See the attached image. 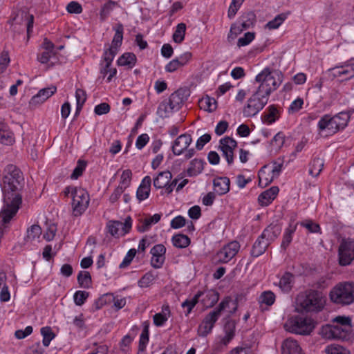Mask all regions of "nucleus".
Listing matches in <instances>:
<instances>
[{
	"label": "nucleus",
	"instance_id": "nucleus-1",
	"mask_svg": "<svg viewBox=\"0 0 354 354\" xmlns=\"http://www.w3.org/2000/svg\"><path fill=\"white\" fill-rule=\"evenodd\" d=\"M24 178L21 170L14 165L3 169L0 187L3 194V206L0 211V239L10 227V221L16 216L22 204Z\"/></svg>",
	"mask_w": 354,
	"mask_h": 354
},
{
	"label": "nucleus",
	"instance_id": "nucleus-2",
	"mask_svg": "<svg viewBox=\"0 0 354 354\" xmlns=\"http://www.w3.org/2000/svg\"><path fill=\"white\" fill-rule=\"evenodd\" d=\"M350 120L348 112L342 111L334 115L325 114L321 117L317 124V131L319 134L325 133V136L335 134L344 129Z\"/></svg>",
	"mask_w": 354,
	"mask_h": 354
},
{
	"label": "nucleus",
	"instance_id": "nucleus-3",
	"mask_svg": "<svg viewBox=\"0 0 354 354\" xmlns=\"http://www.w3.org/2000/svg\"><path fill=\"white\" fill-rule=\"evenodd\" d=\"M325 297L315 290H308L300 292L296 298V303L301 312H319L324 306Z\"/></svg>",
	"mask_w": 354,
	"mask_h": 354
},
{
	"label": "nucleus",
	"instance_id": "nucleus-4",
	"mask_svg": "<svg viewBox=\"0 0 354 354\" xmlns=\"http://www.w3.org/2000/svg\"><path fill=\"white\" fill-rule=\"evenodd\" d=\"M255 81L259 83L258 89L270 95L281 84L283 74L278 71H272L267 67L256 76Z\"/></svg>",
	"mask_w": 354,
	"mask_h": 354
},
{
	"label": "nucleus",
	"instance_id": "nucleus-5",
	"mask_svg": "<svg viewBox=\"0 0 354 354\" xmlns=\"http://www.w3.org/2000/svg\"><path fill=\"white\" fill-rule=\"evenodd\" d=\"M331 301L342 306L354 302V282H341L335 286L330 292Z\"/></svg>",
	"mask_w": 354,
	"mask_h": 354
},
{
	"label": "nucleus",
	"instance_id": "nucleus-6",
	"mask_svg": "<svg viewBox=\"0 0 354 354\" xmlns=\"http://www.w3.org/2000/svg\"><path fill=\"white\" fill-rule=\"evenodd\" d=\"M270 95L259 89L248 99L244 106L243 113L245 117L251 118L256 115L267 104Z\"/></svg>",
	"mask_w": 354,
	"mask_h": 354
},
{
	"label": "nucleus",
	"instance_id": "nucleus-7",
	"mask_svg": "<svg viewBox=\"0 0 354 354\" xmlns=\"http://www.w3.org/2000/svg\"><path fill=\"white\" fill-rule=\"evenodd\" d=\"M90 201L88 193L82 188L72 189V210L75 216H81L88 208Z\"/></svg>",
	"mask_w": 354,
	"mask_h": 354
},
{
	"label": "nucleus",
	"instance_id": "nucleus-8",
	"mask_svg": "<svg viewBox=\"0 0 354 354\" xmlns=\"http://www.w3.org/2000/svg\"><path fill=\"white\" fill-rule=\"evenodd\" d=\"M329 75L333 78H338L341 82L347 81L354 77V58L339 63L328 69Z\"/></svg>",
	"mask_w": 354,
	"mask_h": 354
},
{
	"label": "nucleus",
	"instance_id": "nucleus-9",
	"mask_svg": "<svg viewBox=\"0 0 354 354\" xmlns=\"http://www.w3.org/2000/svg\"><path fill=\"white\" fill-rule=\"evenodd\" d=\"M192 142V136L189 134L184 133L179 136L174 142L171 150L175 156H180L185 151L184 155L185 160L192 158L196 151L194 148L188 149Z\"/></svg>",
	"mask_w": 354,
	"mask_h": 354
},
{
	"label": "nucleus",
	"instance_id": "nucleus-10",
	"mask_svg": "<svg viewBox=\"0 0 354 354\" xmlns=\"http://www.w3.org/2000/svg\"><path fill=\"white\" fill-rule=\"evenodd\" d=\"M289 330L299 335H309L315 326V322L310 318L296 317L289 322Z\"/></svg>",
	"mask_w": 354,
	"mask_h": 354
},
{
	"label": "nucleus",
	"instance_id": "nucleus-11",
	"mask_svg": "<svg viewBox=\"0 0 354 354\" xmlns=\"http://www.w3.org/2000/svg\"><path fill=\"white\" fill-rule=\"evenodd\" d=\"M339 263L342 266L350 265L354 260V239L343 240L338 250Z\"/></svg>",
	"mask_w": 354,
	"mask_h": 354
},
{
	"label": "nucleus",
	"instance_id": "nucleus-12",
	"mask_svg": "<svg viewBox=\"0 0 354 354\" xmlns=\"http://www.w3.org/2000/svg\"><path fill=\"white\" fill-rule=\"evenodd\" d=\"M240 249L239 243L232 241L221 248L216 255L218 263H227L236 256Z\"/></svg>",
	"mask_w": 354,
	"mask_h": 354
},
{
	"label": "nucleus",
	"instance_id": "nucleus-13",
	"mask_svg": "<svg viewBox=\"0 0 354 354\" xmlns=\"http://www.w3.org/2000/svg\"><path fill=\"white\" fill-rule=\"evenodd\" d=\"M351 328H341L336 326H327L322 328V334L328 339L348 340L351 337Z\"/></svg>",
	"mask_w": 354,
	"mask_h": 354
},
{
	"label": "nucleus",
	"instance_id": "nucleus-14",
	"mask_svg": "<svg viewBox=\"0 0 354 354\" xmlns=\"http://www.w3.org/2000/svg\"><path fill=\"white\" fill-rule=\"evenodd\" d=\"M219 149L229 165L234 162V150L237 147V142L233 138L226 136L220 140Z\"/></svg>",
	"mask_w": 354,
	"mask_h": 354
},
{
	"label": "nucleus",
	"instance_id": "nucleus-15",
	"mask_svg": "<svg viewBox=\"0 0 354 354\" xmlns=\"http://www.w3.org/2000/svg\"><path fill=\"white\" fill-rule=\"evenodd\" d=\"M256 21V15L253 12H248L243 14L239 19V25L233 24L231 26L230 32L234 34L241 33L243 30L252 27Z\"/></svg>",
	"mask_w": 354,
	"mask_h": 354
},
{
	"label": "nucleus",
	"instance_id": "nucleus-16",
	"mask_svg": "<svg viewBox=\"0 0 354 354\" xmlns=\"http://www.w3.org/2000/svg\"><path fill=\"white\" fill-rule=\"evenodd\" d=\"M166 248L162 244L154 245L150 250L152 257L151 265L154 268H160L165 260Z\"/></svg>",
	"mask_w": 354,
	"mask_h": 354
},
{
	"label": "nucleus",
	"instance_id": "nucleus-17",
	"mask_svg": "<svg viewBox=\"0 0 354 354\" xmlns=\"http://www.w3.org/2000/svg\"><path fill=\"white\" fill-rule=\"evenodd\" d=\"M189 95V91L185 88H179L171 93L167 100L171 106V109H174L176 111H178Z\"/></svg>",
	"mask_w": 354,
	"mask_h": 354
},
{
	"label": "nucleus",
	"instance_id": "nucleus-18",
	"mask_svg": "<svg viewBox=\"0 0 354 354\" xmlns=\"http://www.w3.org/2000/svg\"><path fill=\"white\" fill-rule=\"evenodd\" d=\"M231 301L232 299L230 297H225L214 310H212L205 316L203 321L206 323H208L209 325L214 327V324L216 322L218 317H220L221 312L225 308L228 307L229 304Z\"/></svg>",
	"mask_w": 354,
	"mask_h": 354
},
{
	"label": "nucleus",
	"instance_id": "nucleus-19",
	"mask_svg": "<svg viewBox=\"0 0 354 354\" xmlns=\"http://www.w3.org/2000/svg\"><path fill=\"white\" fill-rule=\"evenodd\" d=\"M196 294H201L200 298L202 297L201 301L205 308L214 306L219 299L218 292L213 289L198 291Z\"/></svg>",
	"mask_w": 354,
	"mask_h": 354
},
{
	"label": "nucleus",
	"instance_id": "nucleus-20",
	"mask_svg": "<svg viewBox=\"0 0 354 354\" xmlns=\"http://www.w3.org/2000/svg\"><path fill=\"white\" fill-rule=\"evenodd\" d=\"M160 214H155L153 216H149L145 218H140L138 223L136 225V229L139 232H145L148 231L152 225L159 222L161 218Z\"/></svg>",
	"mask_w": 354,
	"mask_h": 354
},
{
	"label": "nucleus",
	"instance_id": "nucleus-21",
	"mask_svg": "<svg viewBox=\"0 0 354 354\" xmlns=\"http://www.w3.org/2000/svg\"><path fill=\"white\" fill-rule=\"evenodd\" d=\"M56 91L57 88L54 86L39 90L38 93L31 98L30 104L32 106H36L39 104L43 103L50 96H52L56 92Z\"/></svg>",
	"mask_w": 354,
	"mask_h": 354
},
{
	"label": "nucleus",
	"instance_id": "nucleus-22",
	"mask_svg": "<svg viewBox=\"0 0 354 354\" xmlns=\"http://www.w3.org/2000/svg\"><path fill=\"white\" fill-rule=\"evenodd\" d=\"M13 21H16L17 24H21L23 21H25L27 30L28 40L30 38V32L32 31L33 24H34V16L26 12L22 11L17 13V16L13 18Z\"/></svg>",
	"mask_w": 354,
	"mask_h": 354
},
{
	"label": "nucleus",
	"instance_id": "nucleus-23",
	"mask_svg": "<svg viewBox=\"0 0 354 354\" xmlns=\"http://www.w3.org/2000/svg\"><path fill=\"white\" fill-rule=\"evenodd\" d=\"M151 179L146 176L142 180L136 192V198L139 201H142L149 196Z\"/></svg>",
	"mask_w": 354,
	"mask_h": 354
},
{
	"label": "nucleus",
	"instance_id": "nucleus-24",
	"mask_svg": "<svg viewBox=\"0 0 354 354\" xmlns=\"http://www.w3.org/2000/svg\"><path fill=\"white\" fill-rule=\"evenodd\" d=\"M281 354H303L298 342L291 338L285 339L281 346Z\"/></svg>",
	"mask_w": 354,
	"mask_h": 354
},
{
	"label": "nucleus",
	"instance_id": "nucleus-25",
	"mask_svg": "<svg viewBox=\"0 0 354 354\" xmlns=\"http://www.w3.org/2000/svg\"><path fill=\"white\" fill-rule=\"evenodd\" d=\"M279 188L273 186L262 192L258 197V201L261 206H267L272 203L279 193Z\"/></svg>",
	"mask_w": 354,
	"mask_h": 354
},
{
	"label": "nucleus",
	"instance_id": "nucleus-26",
	"mask_svg": "<svg viewBox=\"0 0 354 354\" xmlns=\"http://www.w3.org/2000/svg\"><path fill=\"white\" fill-rule=\"evenodd\" d=\"M213 185L218 195H224L230 191V178L226 176L216 177L213 180Z\"/></svg>",
	"mask_w": 354,
	"mask_h": 354
},
{
	"label": "nucleus",
	"instance_id": "nucleus-27",
	"mask_svg": "<svg viewBox=\"0 0 354 354\" xmlns=\"http://www.w3.org/2000/svg\"><path fill=\"white\" fill-rule=\"evenodd\" d=\"M281 227L277 224H270L264 229L261 234V238H265L267 241L271 242L274 241L281 234Z\"/></svg>",
	"mask_w": 354,
	"mask_h": 354
},
{
	"label": "nucleus",
	"instance_id": "nucleus-28",
	"mask_svg": "<svg viewBox=\"0 0 354 354\" xmlns=\"http://www.w3.org/2000/svg\"><path fill=\"white\" fill-rule=\"evenodd\" d=\"M299 223H295L292 219L290 220L288 227L285 230L281 248L283 250L289 246L292 240V235L297 230Z\"/></svg>",
	"mask_w": 354,
	"mask_h": 354
},
{
	"label": "nucleus",
	"instance_id": "nucleus-29",
	"mask_svg": "<svg viewBox=\"0 0 354 354\" xmlns=\"http://www.w3.org/2000/svg\"><path fill=\"white\" fill-rule=\"evenodd\" d=\"M295 283V275L290 272H286L280 278L279 287L283 292H289Z\"/></svg>",
	"mask_w": 354,
	"mask_h": 354
},
{
	"label": "nucleus",
	"instance_id": "nucleus-30",
	"mask_svg": "<svg viewBox=\"0 0 354 354\" xmlns=\"http://www.w3.org/2000/svg\"><path fill=\"white\" fill-rule=\"evenodd\" d=\"M269 245V241H267L265 238H261L260 235L252 245L250 252L251 255L253 257L261 256L266 252Z\"/></svg>",
	"mask_w": 354,
	"mask_h": 354
},
{
	"label": "nucleus",
	"instance_id": "nucleus-31",
	"mask_svg": "<svg viewBox=\"0 0 354 354\" xmlns=\"http://www.w3.org/2000/svg\"><path fill=\"white\" fill-rule=\"evenodd\" d=\"M171 178L172 174L169 171H161L153 179V186L156 189L165 188L166 189V187Z\"/></svg>",
	"mask_w": 354,
	"mask_h": 354
},
{
	"label": "nucleus",
	"instance_id": "nucleus-32",
	"mask_svg": "<svg viewBox=\"0 0 354 354\" xmlns=\"http://www.w3.org/2000/svg\"><path fill=\"white\" fill-rule=\"evenodd\" d=\"M236 324L232 319H227L224 324L225 336L221 342L224 345H227L234 338L235 335Z\"/></svg>",
	"mask_w": 354,
	"mask_h": 354
},
{
	"label": "nucleus",
	"instance_id": "nucleus-33",
	"mask_svg": "<svg viewBox=\"0 0 354 354\" xmlns=\"http://www.w3.org/2000/svg\"><path fill=\"white\" fill-rule=\"evenodd\" d=\"M137 62V57L133 53H124L118 59V66H127L128 68L134 67Z\"/></svg>",
	"mask_w": 354,
	"mask_h": 354
},
{
	"label": "nucleus",
	"instance_id": "nucleus-34",
	"mask_svg": "<svg viewBox=\"0 0 354 354\" xmlns=\"http://www.w3.org/2000/svg\"><path fill=\"white\" fill-rule=\"evenodd\" d=\"M170 315L171 311L169 305H164L162 306V311L153 315V324L156 326H162L167 321Z\"/></svg>",
	"mask_w": 354,
	"mask_h": 354
},
{
	"label": "nucleus",
	"instance_id": "nucleus-35",
	"mask_svg": "<svg viewBox=\"0 0 354 354\" xmlns=\"http://www.w3.org/2000/svg\"><path fill=\"white\" fill-rule=\"evenodd\" d=\"M268 165H264L262 167L258 172L259 178V185L265 187L270 185L274 180V177L270 174V171L267 172Z\"/></svg>",
	"mask_w": 354,
	"mask_h": 354
},
{
	"label": "nucleus",
	"instance_id": "nucleus-36",
	"mask_svg": "<svg viewBox=\"0 0 354 354\" xmlns=\"http://www.w3.org/2000/svg\"><path fill=\"white\" fill-rule=\"evenodd\" d=\"M114 30L115 32L113 38L111 45L109 48L118 50V48L122 45V43L124 26L121 23H118L116 24Z\"/></svg>",
	"mask_w": 354,
	"mask_h": 354
},
{
	"label": "nucleus",
	"instance_id": "nucleus-37",
	"mask_svg": "<svg viewBox=\"0 0 354 354\" xmlns=\"http://www.w3.org/2000/svg\"><path fill=\"white\" fill-rule=\"evenodd\" d=\"M324 161L319 157H315L309 164V174L312 176L317 177L323 169Z\"/></svg>",
	"mask_w": 354,
	"mask_h": 354
},
{
	"label": "nucleus",
	"instance_id": "nucleus-38",
	"mask_svg": "<svg viewBox=\"0 0 354 354\" xmlns=\"http://www.w3.org/2000/svg\"><path fill=\"white\" fill-rule=\"evenodd\" d=\"M199 106L205 111L212 112L216 109L217 102L214 97L206 96L199 101Z\"/></svg>",
	"mask_w": 354,
	"mask_h": 354
},
{
	"label": "nucleus",
	"instance_id": "nucleus-39",
	"mask_svg": "<svg viewBox=\"0 0 354 354\" xmlns=\"http://www.w3.org/2000/svg\"><path fill=\"white\" fill-rule=\"evenodd\" d=\"M174 246L178 248H185L189 245L190 239L185 234H178L171 239Z\"/></svg>",
	"mask_w": 354,
	"mask_h": 354
},
{
	"label": "nucleus",
	"instance_id": "nucleus-40",
	"mask_svg": "<svg viewBox=\"0 0 354 354\" xmlns=\"http://www.w3.org/2000/svg\"><path fill=\"white\" fill-rule=\"evenodd\" d=\"M203 170V161L195 158L190 162V167L187 169V175L189 176H196Z\"/></svg>",
	"mask_w": 354,
	"mask_h": 354
},
{
	"label": "nucleus",
	"instance_id": "nucleus-41",
	"mask_svg": "<svg viewBox=\"0 0 354 354\" xmlns=\"http://www.w3.org/2000/svg\"><path fill=\"white\" fill-rule=\"evenodd\" d=\"M275 295L270 290L263 292L259 297V303L261 307L265 304L267 306H271L275 301Z\"/></svg>",
	"mask_w": 354,
	"mask_h": 354
},
{
	"label": "nucleus",
	"instance_id": "nucleus-42",
	"mask_svg": "<svg viewBox=\"0 0 354 354\" xmlns=\"http://www.w3.org/2000/svg\"><path fill=\"white\" fill-rule=\"evenodd\" d=\"M176 111L171 109V106L167 100L161 102L158 107L157 114L162 118H168L169 114Z\"/></svg>",
	"mask_w": 354,
	"mask_h": 354
},
{
	"label": "nucleus",
	"instance_id": "nucleus-43",
	"mask_svg": "<svg viewBox=\"0 0 354 354\" xmlns=\"http://www.w3.org/2000/svg\"><path fill=\"white\" fill-rule=\"evenodd\" d=\"M185 32L186 24L184 23L178 24L172 36L174 41L177 44H181L185 39Z\"/></svg>",
	"mask_w": 354,
	"mask_h": 354
},
{
	"label": "nucleus",
	"instance_id": "nucleus-44",
	"mask_svg": "<svg viewBox=\"0 0 354 354\" xmlns=\"http://www.w3.org/2000/svg\"><path fill=\"white\" fill-rule=\"evenodd\" d=\"M278 110L275 105H270L268 107L266 111L263 113L264 122L268 124H272L277 119Z\"/></svg>",
	"mask_w": 354,
	"mask_h": 354
},
{
	"label": "nucleus",
	"instance_id": "nucleus-45",
	"mask_svg": "<svg viewBox=\"0 0 354 354\" xmlns=\"http://www.w3.org/2000/svg\"><path fill=\"white\" fill-rule=\"evenodd\" d=\"M77 282L80 287L89 288L92 283L91 274L87 271H80L77 275Z\"/></svg>",
	"mask_w": 354,
	"mask_h": 354
},
{
	"label": "nucleus",
	"instance_id": "nucleus-46",
	"mask_svg": "<svg viewBox=\"0 0 354 354\" xmlns=\"http://www.w3.org/2000/svg\"><path fill=\"white\" fill-rule=\"evenodd\" d=\"M41 234V228L39 225L34 224L27 229V234L25 237L26 241H32L39 238Z\"/></svg>",
	"mask_w": 354,
	"mask_h": 354
},
{
	"label": "nucleus",
	"instance_id": "nucleus-47",
	"mask_svg": "<svg viewBox=\"0 0 354 354\" xmlns=\"http://www.w3.org/2000/svg\"><path fill=\"white\" fill-rule=\"evenodd\" d=\"M40 331L43 336L42 344L45 347H48L50 342L55 338V335L50 326L42 327Z\"/></svg>",
	"mask_w": 354,
	"mask_h": 354
},
{
	"label": "nucleus",
	"instance_id": "nucleus-48",
	"mask_svg": "<svg viewBox=\"0 0 354 354\" xmlns=\"http://www.w3.org/2000/svg\"><path fill=\"white\" fill-rule=\"evenodd\" d=\"M116 5L117 3L111 0L105 3L100 10V19L102 21L105 20Z\"/></svg>",
	"mask_w": 354,
	"mask_h": 354
},
{
	"label": "nucleus",
	"instance_id": "nucleus-49",
	"mask_svg": "<svg viewBox=\"0 0 354 354\" xmlns=\"http://www.w3.org/2000/svg\"><path fill=\"white\" fill-rule=\"evenodd\" d=\"M201 294H196L192 299H187L185 301H183L181 304L183 308H187V312L185 313V315H188L194 308V306L198 304L200 299Z\"/></svg>",
	"mask_w": 354,
	"mask_h": 354
},
{
	"label": "nucleus",
	"instance_id": "nucleus-50",
	"mask_svg": "<svg viewBox=\"0 0 354 354\" xmlns=\"http://www.w3.org/2000/svg\"><path fill=\"white\" fill-rule=\"evenodd\" d=\"M286 19V15L283 13L279 14L277 15L272 20L268 21L266 25V28H268L269 30L277 29L285 21Z\"/></svg>",
	"mask_w": 354,
	"mask_h": 354
},
{
	"label": "nucleus",
	"instance_id": "nucleus-51",
	"mask_svg": "<svg viewBox=\"0 0 354 354\" xmlns=\"http://www.w3.org/2000/svg\"><path fill=\"white\" fill-rule=\"evenodd\" d=\"M113 301H114V295L113 294H104L95 302V308L97 310L100 309L104 306L111 304Z\"/></svg>",
	"mask_w": 354,
	"mask_h": 354
},
{
	"label": "nucleus",
	"instance_id": "nucleus-52",
	"mask_svg": "<svg viewBox=\"0 0 354 354\" xmlns=\"http://www.w3.org/2000/svg\"><path fill=\"white\" fill-rule=\"evenodd\" d=\"M300 225L306 228L310 233L321 234V227L318 223H314L312 220L308 219L299 223Z\"/></svg>",
	"mask_w": 354,
	"mask_h": 354
},
{
	"label": "nucleus",
	"instance_id": "nucleus-53",
	"mask_svg": "<svg viewBox=\"0 0 354 354\" xmlns=\"http://www.w3.org/2000/svg\"><path fill=\"white\" fill-rule=\"evenodd\" d=\"M156 277L151 272L145 273L138 281V285L140 288H147L150 286L155 280Z\"/></svg>",
	"mask_w": 354,
	"mask_h": 354
},
{
	"label": "nucleus",
	"instance_id": "nucleus-54",
	"mask_svg": "<svg viewBox=\"0 0 354 354\" xmlns=\"http://www.w3.org/2000/svg\"><path fill=\"white\" fill-rule=\"evenodd\" d=\"M325 351L327 354H351L348 349L338 344L328 346Z\"/></svg>",
	"mask_w": 354,
	"mask_h": 354
},
{
	"label": "nucleus",
	"instance_id": "nucleus-55",
	"mask_svg": "<svg viewBox=\"0 0 354 354\" xmlns=\"http://www.w3.org/2000/svg\"><path fill=\"white\" fill-rule=\"evenodd\" d=\"M149 328L148 326H145L142 331L140 337L138 350L144 351L146 349L147 344L149 342Z\"/></svg>",
	"mask_w": 354,
	"mask_h": 354
},
{
	"label": "nucleus",
	"instance_id": "nucleus-56",
	"mask_svg": "<svg viewBox=\"0 0 354 354\" xmlns=\"http://www.w3.org/2000/svg\"><path fill=\"white\" fill-rule=\"evenodd\" d=\"M10 62L9 52L7 50H3L0 55V73H3L7 69Z\"/></svg>",
	"mask_w": 354,
	"mask_h": 354
},
{
	"label": "nucleus",
	"instance_id": "nucleus-57",
	"mask_svg": "<svg viewBox=\"0 0 354 354\" xmlns=\"http://www.w3.org/2000/svg\"><path fill=\"white\" fill-rule=\"evenodd\" d=\"M132 173L130 169L124 170L120 177L119 187L126 189L131 184Z\"/></svg>",
	"mask_w": 354,
	"mask_h": 354
},
{
	"label": "nucleus",
	"instance_id": "nucleus-58",
	"mask_svg": "<svg viewBox=\"0 0 354 354\" xmlns=\"http://www.w3.org/2000/svg\"><path fill=\"white\" fill-rule=\"evenodd\" d=\"M117 53V50L111 48L105 50L103 54V60L101 62L105 63L106 67H110Z\"/></svg>",
	"mask_w": 354,
	"mask_h": 354
},
{
	"label": "nucleus",
	"instance_id": "nucleus-59",
	"mask_svg": "<svg viewBox=\"0 0 354 354\" xmlns=\"http://www.w3.org/2000/svg\"><path fill=\"white\" fill-rule=\"evenodd\" d=\"M89 296L86 291L77 290L73 295L74 302L77 306H82L84 304Z\"/></svg>",
	"mask_w": 354,
	"mask_h": 354
},
{
	"label": "nucleus",
	"instance_id": "nucleus-60",
	"mask_svg": "<svg viewBox=\"0 0 354 354\" xmlns=\"http://www.w3.org/2000/svg\"><path fill=\"white\" fill-rule=\"evenodd\" d=\"M122 226V222L115 221H111L107 225L108 231L112 236H120L121 235V232H120V227Z\"/></svg>",
	"mask_w": 354,
	"mask_h": 354
},
{
	"label": "nucleus",
	"instance_id": "nucleus-61",
	"mask_svg": "<svg viewBox=\"0 0 354 354\" xmlns=\"http://www.w3.org/2000/svg\"><path fill=\"white\" fill-rule=\"evenodd\" d=\"M86 166V163L85 161L79 160L77 161V166L71 174V178L72 179H77L80 176L82 175L83 171L85 169Z\"/></svg>",
	"mask_w": 354,
	"mask_h": 354
},
{
	"label": "nucleus",
	"instance_id": "nucleus-62",
	"mask_svg": "<svg viewBox=\"0 0 354 354\" xmlns=\"http://www.w3.org/2000/svg\"><path fill=\"white\" fill-rule=\"evenodd\" d=\"M137 250L135 248L130 249L126 256L124 257L122 262L120 264V268H125L130 265L132 260L136 254Z\"/></svg>",
	"mask_w": 354,
	"mask_h": 354
},
{
	"label": "nucleus",
	"instance_id": "nucleus-63",
	"mask_svg": "<svg viewBox=\"0 0 354 354\" xmlns=\"http://www.w3.org/2000/svg\"><path fill=\"white\" fill-rule=\"evenodd\" d=\"M244 0H232L227 12V16L230 19H232L236 14L241 5Z\"/></svg>",
	"mask_w": 354,
	"mask_h": 354
},
{
	"label": "nucleus",
	"instance_id": "nucleus-64",
	"mask_svg": "<svg viewBox=\"0 0 354 354\" xmlns=\"http://www.w3.org/2000/svg\"><path fill=\"white\" fill-rule=\"evenodd\" d=\"M286 136L282 132L277 133L272 140H271V145L276 149H281L285 142Z\"/></svg>",
	"mask_w": 354,
	"mask_h": 354
}]
</instances>
